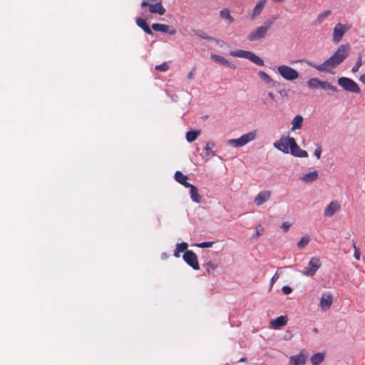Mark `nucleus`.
<instances>
[{"mask_svg":"<svg viewBox=\"0 0 365 365\" xmlns=\"http://www.w3.org/2000/svg\"><path fill=\"white\" fill-rule=\"evenodd\" d=\"M190 195L191 200L196 202V203H200L202 200L201 196L198 193V190L195 186H192L191 189L190 190Z\"/></svg>","mask_w":365,"mask_h":365,"instance_id":"obj_25","label":"nucleus"},{"mask_svg":"<svg viewBox=\"0 0 365 365\" xmlns=\"http://www.w3.org/2000/svg\"><path fill=\"white\" fill-rule=\"evenodd\" d=\"M350 45L349 43L340 45L336 51L324 63L317 64L312 61H305L306 63L319 72L331 73L349 56Z\"/></svg>","mask_w":365,"mask_h":365,"instance_id":"obj_1","label":"nucleus"},{"mask_svg":"<svg viewBox=\"0 0 365 365\" xmlns=\"http://www.w3.org/2000/svg\"><path fill=\"white\" fill-rule=\"evenodd\" d=\"M168 68H169V67L166 62H164L162 64L157 65L155 66V70L159 71H163V72L168 71Z\"/></svg>","mask_w":365,"mask_h":365,"instance_id":"obj_38","label":"nucleus"},{"mask_svg":"<svg viewBox=\"0 0 365 365\" xmlns=\"http://www.w3.org/2000/svg\"><path fill=\"white\" fill-rule=\"evenodd\" d=\"M274 147L283 153H290L294 157L307 158L308 153L299 148L293 137H282L274 143Z\"/></svg>","mask_w":365,"mask_h":365,"instance_id":"obj_2","label":"nucleus"},{"mask_svg":"<svg viewBox=\"0 0 365 365\" xmlns=\"http://www.w3.org/2000/svg\"><path fill=\"white\" fill-rule=\"evenodd\" d=\"M200 134V130H189L186 133V140L188 143H192L197 139Z\"/></svg>","mask_w":365,"mask_h":365,"instance_id":"obj_29","label":"nucleus"},{"mask_svg":"<svg viewBox=\"0 0 365 365\" xmlns=\"http://www.w3.org/2000/svg\"><path fill=\"white\" fill-rule=\"evenodd\" d=\"M319 176L317 170H313L309 173L304 174L302 178V180L305 183H312L315 181Z\"/></svg>","mask_w":365,"mask_h":365,"instance_id":"obj_20","label":"nucleus"},{"mask_svg":"<svg viewBox=\"0 0 365 365\" xmlns=\"http://www.w3.org/2000/svg\"><path fill=\"white\" fill-rule=\"evenodd\" d=\"M351 29V26L349 24H342L337 23L333 29L332 34V41L334 43H338L341 41L344 34Z\"/></svg>","mask_w":365,"mask_h":365,"instance_id":"obj_8","label":"nucleus"},{"mask_svg":"<svg viewBox=\"0 0 365 365\" xmlns=\"http://www.w3.org/2000/svg\"><path fill=\"white\" fill-rule=\"evenodd\" d=\"M183 259L193 269L198 270L200 269L197 257L193 251H185L183 255Z\"/></svg>","mask_w":365,"mask_h":365,"instance_id":"obj_9","label":"nucleus"},{"mask_svg":"<svg viewBox=\"0 0 365 365\" xmlns=\"http://www.w3.org/2000/svg\"><path fill=\"white\" fill-rule=\"evenodd\" d=\"M179 253H180V252H178V251H177V249L175 248V252H174V256H175V257H180Z\"/></svg>","mask_w":365,"mask_h":365,"instance_id":"obj_52","label":"nucleus"},{"mask_svg":"<svg viewBox=\"0 0 365 365\" xmlns=\"http://www.w3.org/2000/svg\"><path fill=\"white\" fill-rule=\"evenodd\" d=\"M182 185H184L185 187L190 188V190L191 189L192 186H194L193 185H192L190 182H187V180L183 182V183H182Z\"/></svg>","mask_w":365,"mask_h":365,"instance_id":"obj_48","label":"nucleus"},{"mask_svg":"<svg viewBox=\"0 0 365 365\" xmlns=\"http://www.w3.org/2000/svg\"><path fill=\"white\" fill-rule=\"evenodd\" d=\"M148 11L150 13L158 14L159 15H163L165 13V9L162 5L161 1L149 5Z\"/></svg>","mask_w":365,"mask_h":365,"instance_id":"obj_18","label":"nucleus"},{"mask_svg":"<svg viewBox=\"0 0 365 365\" xmlns=\"http://www.w3.org/2000/svg\"><path fill=\"white\" fill-rule=\"evenodd\" d=\"M260 235H261V233H260L259 230L257 228H256V229H255V233H254V234H253V235H252V237H253V238H257V237H258Z\"/></svg>","mask_w":365,"mask_h":365,"instance_id":"obj_49","label":"nucleus"},{"mask_svg":"<svg viewBox=\"0 0 365 365\" xmlns=\"http://www.w3.org/2000/svg\"><path fill=\"white\" fill-rule=\"evenodd\" d=\"M338 85L343 88V90L359 94L361 93V89L359 85L351 78L347 77H340L337 80Z\"/></svg>","mask_w":365,"mask_h":365,"instance_id":"obj_5","label":"nucleus"},{"mask_svg":"<svg viewBox=\"0 0 365 365\" xmlns=\"http://www.w3.org/2000/svg\"><path fill=\"white\" fill-rule=\"evenodd\" d=\"M281 269H282V267L278 269V270L275 272V274L272 277L271 281H270V289L272 287L274 283L278 279V278H279V277L280 275V273L279 272V270Z\"/></svg>","mask_w":365,"mask_h":365,"instance_id":"obj_41","label":"nucleus"},{"mask_svg":"<svg viewBox=\"0 0 365 365\" xmlns=\"http://www.w3.org/2000/svg\"><path fill=\"white\" fill-rule=\"evenodd\" d=\"M331 10H325L319 14L316 20L314 21V24L319 25L322 24L331 14Z\"/></svg>","mask_w":365,"mask_h":365,"instance_id":"obj_27","label":"nucleus"},{"mask_svg":"<svg viewBox=\"0 0 365 365\" xmlns=\"http://www.w3.org/2000/svg\"><path fill=\"white\" fill-rule=\"evenodd\" d=\"M324 359V355L322 353H316L310 359L312 365H319Z\"/></svg>","mask_w":365,"mask_h":365,"instance_id":"obj_28","label":"nucleus"},{"mask_svg":"<svg viewBox=\"0 0 365 365\" xmlns=\"http://www.w3.org/2000/svg\"><path fill=\"white\" fill-rule=\"evenodd\" d=\"M322 262L320 259L317 257H313L309 261L307 265L302 271V274L306 277H312L321 267Z\"/></svg>","mask_w":365,"mask_h":365,"instance_id":"obj_7","label":"nucleus"},{"mask_svg":"<svg viewBox=\"0 0 365 365\" xmlns=\"http://www.w3.org/2000/svg\"><path fill=\"white\" fill-rule=\"evenodd\" d=\"M160 0H143L142 2H141V6L143 7H145V6H149V5H150L151 4H154L155 2H158L160 1Z\"/></svg>","mask_w":365,"mask_h":365,"instance_id":"obj_44","label":"nucleus"},{"mask_svg":"<svg viewBox=\"0 0 365 365\" xmlns=\"http://www.w3.org/2000/svg\"><path fill=\"white\" fill-rule=\"evenodd\" d=\"M284 0H272V1L274 4H279V3H281L282 1H284Z\"/></svg>","mask_w":365,"mask_h":365,"instance_id":"obj_53","label":"nucleus"},{"mask_svg":"<svg viewBox=\"0 0 365 365\" xmlns=\"http://www.w3.org/2000/svg\"><path fill=\"white\" fill-rule=\"evenodd\" d=\"M274 23L273 20L267 19L266 20L264 24L262 25V27L266 28V30L269 31L270 28L272 27V24Z\"/></svg>","mask_w":365,"mask_h":365,"instance_id":"obj_42","label":"nucleus"},{"mask_svg":"<svg viewBox=\"0 0 365 365\" xmlns=\"http://www.w3.org/2000/svg\"><path fill=\"white\" fill-rule=\"evenodd\" d=\"M290 226H291V223H290V222H287V221H286V222H284L282 224V225H281V228L283 230V231H284V232H288V230H289V229Z\"/></svg>","mask_w":365,"mask_h":365,"instance_id":"obj_45","label":"nucleus"},{"mask_svg":"<svg viewBox=\"0 0 365 365\" xmlns=\"http://www.w3.org/2000/svg\"><path fill=\"white\" fill-rule=\"evenodd\" d=\"M257 137V131L253 130L247 133L243 134L239 138L228 140L227 143L229 145L240 148L243 147L250 142L254 140Z\"/></svg>","mask_w":365,"mask_h":365,"instance_id":"obj_4","label":"nucleus"},{"mask_svg":"<svg viewBox=\"0 0 365 365\" xmlns=\"http://www.w3.org/2000/svg\"><path fill=\"white\" fill-rule=\"evenodd\" d=\"M219 14L220 17L226 21H227L230 24L234 22L235 19L230 14V11L227 8H225L220 11Z\"/></svg>","mask_w":365,"mask_h":365,"instance_id":"obj_23","label":"nucleus"},{"mask_svg":"<svg viewBox=\"0 0 365 365\" xmlns=\"http://www.w3.org/2000/svg\"><path fill=\"white\" fill-rule=\"evenodd\" d=\"M152 29L155 31L168 33L170 35H174L176 33L175 29H170V26L166 24L155 23L152 25Z\"/></svg>","mask_w":365,"mask_h":365,"instance_id":"obj_17","label":"nucleus"},{"mask_svg":"<svg viewBox=\"0 0 365 365\" xmlns=\"http://www.w3.org/2000/svg\"><path fill=\"white\" fill-rule=\"evenodd\" d=\"M257 74L260 79L262 80L266 83L269 84L270 83H272V78L266 72L259 71Z\"/></svg>","mask_w":365,"mask_h":365,"instance_id":"obj_33","label":"nucleus"},{"mask_svg":"<svg viewBox=\"0 0 365 365\" xmlns=\"http://www.w3.org/2000/svg\"><path fill=\"white\" fill-rule=\"evenodd\" d=\"M313 331H314V332H315V333L318 332V329H317V328H316V327H314V328L313 329Z\"/></svg>","mask_w":365,"mask_h":365,"instance_id":"obj_55","label":"nucleus"},{"mask_svg":"<svg viewBox=\"0 0 365 365\" xmlns=\"http://www.w3.org/2000/svg\"><path fill=\"white\" fill-rule=\"evenodd\" d=\"M351 244L354 250V257L356 260H359L361 256L360 251L359 248L356 247L355 240L354 239L351 240Z\"/></svg>","mask_w":365,"mask_h":365,"instance_id":"obj_36","label":"nucleus"},{"mask_svg":"<svg viewBox=\"0 0 365 365\" xmlns=\"http://www.w3.org/2000/svg\"><path fill=\"white\" fill-rule=\"evenodd\" d=\"M245 360H246V358H245V357H242V358H241V359L238 361V362H243V361H245Z\"/></svg>","mask_w":365,"mask_h":365,"instance_id":"obj_54","label":"nucleus"},{"mask_svg":"<svg viewBox=\"0 0 365 365\" xmlns=\"http://www.w3.org/2000/svg\"><path fill=\"white\" fill-rule=\"evenodd\" d=\"M193 33L195 35H196L197 36L202 38V39H205V40H207L209 41H212V42H216L217 43L218 42V40L216 39L214 37H212V36H209L205 32L202 31H200V30H193Z\"/></svg>","mask_w":365,"mask_h":365,"instance_id":"obj_26","label":"nucleus"},{"mask_svg":"<svg viewBox=\"0 0 365 365\" xmlns=\"http://www.w3.org/2000/svg\"><path fill=\"white\" fill-rule=\"evenodd\" d=\"M267 3V0H257L250 14V17L252 20L256 19L261 15L265 8Z\"/></svg>","mask_w":365,"mask_h":365,"instance_id":"obj_12","label":"nucleus"},{"mask_svg":"<svg viewBox=\"0 0 365 365\" xmlns=\"http://www.w3.org/2000/svg\"><path fill=\"white\" fill-rule=\"evenodd\" d=\"M214 244V242H202L200 243L196 244V246L200 248H208L211 247Z\"/></svg>","mask_w":365,"mask_h":365,"instance_id":"obj_39","label":"nucleus"},{"mask_svg":"<svg viewBox=\"0 0 365 365\" xmlns=\"http://www.w3.org/2000/svg\"><path fill=\"white\" fill-rule=\"evenodd\" d=\"M333 303V297L329 292H323L319 302V307L324 312L327 311L330 309Z\"/></svg>","mask_w":365,"mask_h":365,"instance_id":"obj_11","label":"nucleus"},{"mask_svg":"<svg viewBox=\"0 0 365 365\" xmlns=\"http://www.w3.org/2000/svg\"><path fill=\"white\" fill-rule=\"evenodd\" d=\"M136 24L141 28L148 35H153V33L152 30L150 29L149 26L146 23V21L142 18H137L136 19Z\"/></svg>","mask_w":365,"mask_h":365,"instance_id":"obj_21","label":"nucleus"},{"mask_svg":"<svg viewBox=\"0 0 365 365\" xmlns=\"http://www.w3.org/2000/svg\"><path fill=\"white\" fill-rule=\"evenodd\" d=\"M307 356L304 351L299 354L291 356L289 359V365H304L307 361Z\"/></svg>","mask_w":365,"mask_h":365,"instance_id":"obj_14","label":"nucleus"},{"mask_svg":"<svg viewBox=\"0 0 365 365\" xmlns=\"http://www.w3.org/2000/svg\"><path fill=\"white\" fill-rule=\"evenodd\" d=\"M195 68H192V70L188 73L187 74V78L192 79L194 78V76L195 74Z\"/></svg>","mask_w":365,"mask_h":365,"instance_id":"obj_47","label":"nucleus"},{"mask_svg":"<svg viewBox=\"0 0 365 365\" xmlns=\"http://www.w3.org/2000/svg\"><path fill=\"white\" fill-rule=\"evenodd\" d=\"M230 55L234 57L248 59L255 64L259 66H263L264 65V61L252 51L245 50H236L230 51Z\"/></svg>","mask_w":365,"mask_h":365,"instance_id":"obj_3","label":"nucleus"},{"mask_svg":"<svg viewBox=\"0 0 365 365\" xmlns=\"http://www.w3.org/2000/svg\"><path fill=\"white\" fill-rule=\"evenodd\" d=\"M362 66V58L361 56H359L358 58H357V60L354 64V66L352 67L351 68V72L355 73L356 72H358V71L359 70V68Z\"/></svg>","mask_w":365,"mask_h":365,"instance_id":"obj_35","label":"nucleus"},{"mask_svg":"<svg viewBox=\"0 0 365 365\" xmlns=\"http://www.w3.org/2000/svg\"><path fill=\"white\" fill-rule=\"evenodd\" d=\"M310 242V237L308 235L304 236L297 242V247L299 250L304 248Z\"/></svg>","mask_w":365,"mask_h":365,"instance_id":"obj_32","label":"nucleus"},{"mask_svg":"<svg viewBox=\"0 0 365 365\" xmlns=\"http://www.w3.org/2000/svg\"><path fill=\"white\" fill-rule=\"evenodd\" d=\"M321 88L323 90L329 91L333 93L338 92L337 88L327 81H323Z\"/></svg>","mask_w":365,"mask_h":365,"instance_id":"obj_30","label":"nucleus"},{"mask_svg":"<svg viewBox=\"0 0 365 365\" xmlns=\"http://www.w3.org/2000/svg\"><path fill=\"white\" fill-rule=\"evenodd\" d=\"M282 290L284 294H289L292 292V289L289 286H283Z\"/></svg>","mask_w":365,"mask_h":365,"instance_id":"obj_46","label":"nucleus"},{"mask_svg":"<svg viewBox=\"0 0 365 365\" xmlns=\"http://www.w3.org/2000/svg\"><path fill=\"white\" fill-rule=\"evenodd\" d=\"M175 180L182 184L183 182L188 179L187 175H183L180 171H176L175 173Z\"/></svg>","mask_w":365,"mask_h":365,"instance_id":"obj_34","label":"nucleus"},{"mask_svg":"<svg viewBox=\"0 0 365 365\" xmlns=\"http://www.w3.org/2000/svg\"><path fill=\"white\" fill-rule=\"evenodd\" d=\"M271 192L269 190H263L259 192L254 200L256 205L260 206L269 200Z\"/></svg>","mask_w":365,"mask_h":365,"instance_id":"obj_15","label":"nucleus"},{"mask_svg":"<svg viewBox=\"0 0 365 365\" xmlns=\"http://www.w3.org/2000/svg\"><path fill=\"white\" fill-rule=\"evenodd\" d=\"M187 247H188V245L187 243L186 242H181V243H178L176 245V249H177V251L178 252H184V253L185 252V251H187Z\"/></svg>","mask_w":365,"mask_h":365,"instance_id":"obj_37","label":"nucleus"},{"mask_svg":"<svg viewBox=\"0 0 365 365\" xmlns=\"http://www.w3.org/2000/svg\"><path fill=\"white\" fill-rule=\"evenodd\" d=\"M323 81L319 80L317 78H311L307 81V86L310 89L321 88Z\"/></svg>","mask_w":365,"mask_h":365,"instance_id":"obj_24","label":"nucleus"},{"mask_svg":"<svg viewBox=\"0 0 365 365\" xmlns=\"http://www.w3.org/2000/svg\"><path fill=\"white\" fill-rule=\"evenodd\" d=\"M359 81L365 85V74H363L361 75L360 77H359Z\"/></svg>","mask_w":365,"mask_h":365,"instance_id":"obj_50","label":"nucleus"},{"mask_svg":"<svg viewBox=\"0 0 365 365\" xmlns=\"http://www.w3.org/2000/svg\"><path fill=\"white\" fill-rule=\"evenodd\" d=\"M340 210V203L336 200H333L325 207L324 210V215L327 217H331Z\"/></svg>","mask_w":365,"mask_h":365,"instance_id":"obj_13","label":"nucleus"},{"mask_svg":"<svg viewBox=\"0 0 365 365\" xmlns=\"http://www.w3.org/2000/svg\"><path fill=\"white\" fill-rule=\"evenodd\" d=\"M277 73L284 79L293 81L299 77V72L287 65H279L277 67Z\"/></svg>","mask_w":365,"mask_h":365,"instance_id":"obj_6","label":"nucleus"},{"mask_svg":"<svg viewBox=\"0 0 365 365\" xmlns=\"http://www.w3.org/2000/svg\"><path fill=\"white\" fill-rule=\"evenodd\" d=\"M215 147V143L213 141H209L207 143L205 148L207 155L215 156V152L212 150Z\"/></svg>","mask_w":365,"mask_h":365,"instance_id":"obj_31","label":"nucleus"},{"mask_svg":"<svg viewBox=\"0 0 365 365\" xmlns=\"http://www.w3.org/2000/svg\"><path fill=\"white\" fill-rule=\"evenodd\" d=\"M268 96H269V97L272 101H274V100L275 96H274V94L272 92H269V93H268Z\"/></svg>","mask_w":365,"mask_h":365,"instance_id":"obj_51","label":"nucleus"},{"mask_svg":"<svg viewBox=\"0 0 365 365\" xmlns=\"http://www.w3.org/2000/svg\"><path fill=\"white\" fill-rule=\"evenodd\" d=\"M287 323V317L286 316H280L270 322L272 329H277L281 327L285 326Z\"/></svg>","mask_w":365,"mask_h":365,"instance_id":"obj_19","label":"nucleus"},{"mask_svg":"<svg viewBox=\"0 0 365 365\" xmlns=\"http://www.w3.org/2000/svg\"><path fill=\"white\" fill-rule=\"evenodd\" d=\"M267 33L266 28L259 26L248 34L247 39L251 42L257 41L264 38Z\"/></svg>","mask_w":365,"mask_h":365,"instance_id":"obj_10","label":"nucleus"},{"mask_svg":"<svg viewBox=\"0 0 365 365\" xmlns=\"http://www.w3.org/2000/svg\"><path fill=\"white\" fill-rule=\"evenodd\" d=\"M292 267H293L292 265H289V266L284 267V268H292Z\"/></svg>","mask_w":365,"mask_h":365,"instance_id":"obj_56","label":"nucleus"},{"mask_svg":"<svg viewBox=\"0 0 365 365\" xmlns=\"http://www.w3.org/2000/svg\"><path fill=\"white\" fill-rule=\"evenodd\" d=\"M205 267H206L207 272L210 273L212 271H214L215 269H217V265L211 262H209L206 263Z\"/></svg>","mask_w":365,"mask_h":365,"instance_id":"obj_40","label":"nucleus"},{"mask_svg":"<svg viewBox=\"0 0 365 365\" xmlns=\"http://www.w3.org/2000/svg\"><path fill=\"white\" fill-rule=\"evenodd\" d=\"M314 156L317 158V159H320L321 158V155H322V148L319 145H317V148L314 152Z\"/></svg>","mask_w":365,"mask_h":365,"instance_id":"obj_43","label":"nucleus"},{"mask_svg":"<svg viewBox=\"0 0 365 365\" xmlns=\"http://www.w3.org/2000/svg\"><path fill=\"white\" fill-rule=\"evenodd\" d=\"M303 124V117L301 115H297L292 121V130L300 129Z\"/></svg>","mask_w":365,"mask_h":365,"instance_id":"obj_22","label":"nucleus"},{"mask_svg":"<svg viewBox=\"0 0 365 365\" xmlns=\"http://www.w3.org/2000/svg\"><path fill=\"white\" fill-rule=\"evenodd\" d=\"M210 58L213 61H215L220 65L225 66L230 68H235V66L234 64H232L231 62H230L227 58H225L222 56L217 55V54H212L210 56Z\"/></svg>","mask_w":365,"mask_h":365,"instance_id":"obj_16","label":"nucleus"}]
</instances>
